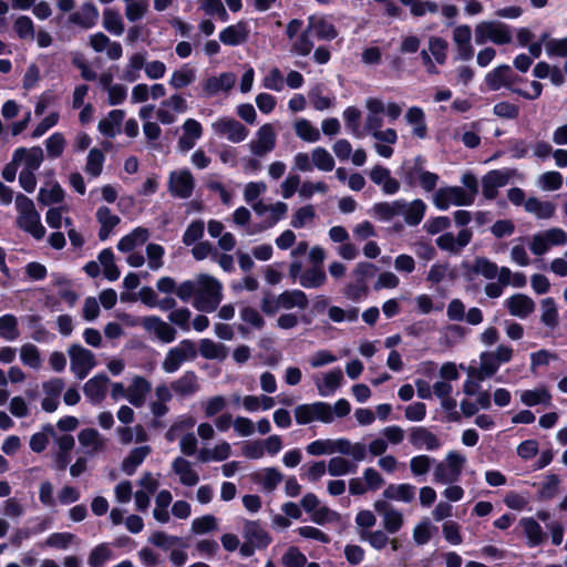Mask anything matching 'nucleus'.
Instances as JSON below:
<instances>
[{"label": "nucleus", "instance_id": "1", "mask_svg": "<svg viewBox=\"0 0 567 567\" xmlns=\"http://www.w3.org/2000/svg\"><path fill=\"white\" fill-rule=\"evenodd\" d=\"M365 109L367 116L364 121V131L369 133L374 140V152L383 158L392 157L394 153L393 145L398 142L399 136L394 128H382V100L377 97H369L365 101Z\"/></svg>", "mask_w": 567, "mask_h": 567}, {"label": "nucleus", "instance_id": "2", "mask_svg": "<svg viewBox=\"0 0 567 567\" xmlns=\"http://www.w3.org/2000/svg\"><path fill=\"white\" fill-rule=\"evenodd\" d=\"M197 291L193 306L198 311H215L223 300V285L215 277L207 274L197 275Z\"/></svg>", "mask_w": 567, "mask_h": 567}, {"label": "nucleus", "instance_id": "3", "mask_svg": "<svg viewBox=\"0 0 567 567\" xmlns=\"http://www.w3.org/2000/svg\"><path fill=\"white\" fill-rule=\"evenodd\" d=\"M14 204L18 212V227L30 234L34 239H42L45 235V228L41 224L40 214L37 212L33 202L25 195L19 194L16 196Z\"/></svg>", "mask_w": 567, "mask_h": 567}, {"label": "nucleus", "instance_id": "4", "mask_svg": "<svg viewBox=\"0 0 567 567\" xmlns=\"http://www.w3.org/2000/svg\"><path fill=\"white\" fill-rule=\"evenodd\" d=\"M514 349L507 344H499L492 351H484L480 354V367H470V373L478 380H486L493 377L502 364L513 359Z\"/></svg>", "mask_w": 567, "mask_h": 567}, {"label": "nucleus", "instance_id": "5", "mask_svg": "<svg viewBox=\"0 0 567 567\" xmlns=\"http://www.w3.org/2000/svg\"><path fill=\"white\" fill-rule=\"evenodd\" d=\"M474 37L480 45L487 41L503 45L513 41V31L509 25L499 21H481L475 25Z\"/></svg>", "mask_w": 567, "mask_h": 567}, {"label": "nucleus", "instance_id": "6", "mask_svg": "<svg viewBox=\"0 0 567 567\" xmlns=\"http://www.w3.org/2000/svg\"><path fill=\"white\" fill-rule=\"evenodd\" d=\"M465 463V455L457 451H450L443 461L435 465L433 472V481L441 484L454 483L458 481Z\"/></svg>", "mask_w": 567, "mask_h": 567}, {"label": "nucleus", "instance_id": "7", "mask_svg": "<svg viewBox=\"0 0 567 567\" xmlns=\"http://www.w3.org/2000/svg\"><path fill=\"white\" fill-rule=\"evenodd\" d=\"M121 319L131 326L141 324L143 329L154 336L163 343H171L176 339V330L168 322L157 316H146L140 319L131 320L130 316L124 313Z\"/></svg>", "mask_w": 567, "mask_h": 567}, {"label": "nucleus", "instance_id": "8", "mask_svg": "<svg viewBox=\"0 0 567 567\" xmlns=\"http://www.w3.org/2000/svg\"><path fill=\"white\" fill-rule=\"evenodd\" d=\"M197 357L195 343L189 339L179 341L171 348L162 362V369L166 373H174L186 362Z\"/></svg>", "mask_w": 567, "mask_h": 567}, {"label": "nucleus", "instance_id": "9", "mask_svg": "<svg viewBox=\"0 0 567 567\" xmlns=\"http://www.w3.org/2000/svg\"><path fill=\"white\" fill-rule=\"evenodd\" d=\"M295 419L298 424H309L315 421L331 423L333 421L332 406L326 402L300 404L295 409Z\"/></svg>", "mask_w": 567, "mask_h": 567}, {"label": "nucleus", "instance_id": "10", "mask_svg": "<svg viewBox=\"0 0 567 567\" xmlns=\"http://www.w3.org/2000/svg\"><path fill=\"white\" fill-rule=\"evenodd\" d=\"M213 132L221 138L231 143H241L248 135L249 130L239 121L230 116H220L212 123Z\"/></svg>", "mask_w": 567, "mask_h": 567}, {"label": "nucleus", "instance_id": "11", "mask_svg": "<svg viewBox=\"0 0 567 567\" xmlns=\"http://www.w3.org/2000/svg\"><path fill=\"white\" fill-rule=\"evenodd\" d=\"M566 244L567 233L561 228L553 227L533 235L529 249L534 255L542 256L553 246H564Z\"/></svg>", "mask_w": 567, "mask_h": 567}, {"label": "nucleus", "instance_id": "12", "mask_svg": "<svg viewBox=\"0 0 567 567\" xmlns=\"http://www.w3.org/2000/svg\"><path fill=\"white\" fill-rule=\"evenodd\" d=\"M434 205L446 210L450 206H468L473 204V194H467L465 189L458 186L440 188L433 196Z\"/></svg>", "mask_w": 567, "mask_h": 567}, {"label": "nucleus", "instance_id": "13", "mask_svg": "<svg viewBox=\"0 0 567 567\" xmlns=\"http://www.w3.org/2000/svg\"><path fill=\"white\" fill-rule=\"evenodd\" d=\"M68 354L70 357V369L80 380L84 379L95 367L94 354L80 344H72Z\"/></svg>", "mask_w": 567, "mask_h": 567}, {"label": "nucleus", "instance_id": "14", "mask_svg": "<svg viewBox=\"0 0 567 567\" xmlns=\"http://www.w3.org/2000/svg\"><path fill=\"white\" fill-rule=\"evenodd\" d=\"M276 138L277 134L274 126L270 123H266L257 130L248 147L254 155L261 157L275 148Z\"/></svg>", "mask_w": 567, "mask_h": 567}, {"label": "nucleus", "instance_id": "15", "mask_svg": "<svg viewBox=\"0 0 567 567\" xmlns=\"http://www.w3.org/2000/svg\"><path fill=\"white\" fill-rule=\"evenodd\" d=\"M194 187V177L186 168L173 171L168 176V190L174 197L182 199L189 198Z\"/></svg>", "mask_w": 567, "mask_h": 567}, {"label": "nucleus", "instance_id": "16", "mask_svg": "<svg viewBox=\"0 0 567 567\" xmlns=\"http://www.w3.org/2000/svg\"><path fill=\"white\" fill-rule=\"evenodd\" d=\"M312 381L320 396L327 398L334 394L341 388L344 381L343 372L340 368H334L320 374L312 375Z\"/></svg>", "mask_w": 567, "mask_h": 567}, {"label": "nucleus", "instance_id": "17", "mask_svg": "<svg viewBox=\"0 0 567 567\" xmlns=\"http://www.w3.org/2000/svg\"><path fill=\"white\" fill-rule=\"evenodd\" d=\"M452 40L456 50L457 60L470 61L474 56L472 30L467 24L455 27L453 29Z\"/></svg>", "mask_w": 567, "mask_h": 567}, {"label": "nucleus", "instance_id": "18", "mask_svg": "<svg viewBox=\"0 0 567 567\" xmlns=\"http://www.w3.org/2000/svg\"><path fill=\"white\" fill-rule=\"evenodd\" d=\"M237 81V76L233 72H224L219 75H213L204 80L203 92L206 96L212 97L219 93H228L233 90Z\"/></svg>", "mask_w": 567, "mask_h": 567}, {"label": "nucleus", "instance_id": "19", "mask_svg": "<svg viewBox=\"0 0 567 567\" xmlns=\"http://www.w3.org/2000/svg\"><path fill=\"white\" fill-rule=\"evenodd\" d=\"M473 233L470 229H462L455 237L452 233H444L435 240L437 247L450 254L458 255L472 239Z\"/></svg>", "mask_w": 567, "mask_h": 567}, {"label": "nucleus", "instance_id": "20", "mask_svg": "<svg viewBox=\"0 0 567 567\" xmlns=\"http://www.w3.org/2000/svg\"><path fill=\"white\" fill-rule=\"evenodd\" d=\"M64 389V381L60 378H52L42 383L44 398L41 408L48 413L54 412L60 403V395Z\"/></svg>", "mask_w": 567, "mask_h": 567}, {"label": "nucleus", "instance_id": "21", "mask_svg": "<svg viewBox=\"0 0 567 567\" xmlns=\"http://www.w3.org/2000/svg\"><path fill=\"white\" fill-rule=\"evenodd\" d=\"M171 468L182 485L193 487L198 484L199 474L188 460L177 456L172 461Z\"/></svg>", "mask_w": 567, "mask_h": 567}, {"label": "nucleus", "instance_id": "22", "mask_svg": "<svg viewBox=\"0 0 567 567\" xmlns=\"http://www.w3.org/2000/svg\"><path fill=\"white\" fill-rule=\"evenodd\" d=\"M182 130L183 134L178 138L177 148L181 152L186 153L190 151L202 137L203 126L197 120L187 118L184 121Z\"/></svg>", "mask_w": 567, "mask_h": 567}, {"label": "nucleus", "instance_id": "23", "mask_svg": "<svg viewBox=\"0 0 567 567\" xmlns=\"http://www.w3.org/2000/svg\"><path fill=\"white\" fill-rule=\"evenodd\" d=\"M99 10L92 2H84L81 4L78 11L72 12L68 22L73 25H78L82 29H92L95 27L99 20Z\"/></svg>", "mask_w": 567, "mask_h": 567}, {"label": "nucleus", "instance_id": "24", "mask_svg": "<svg viewBox=\"0 0 567 567\" xmlns=\"http://www.w3.org/2000/svg\"><path fill=\"white\" fill-rule=\"evenodd\" d=\"M517 78L507 64H501L485 75L486 85L496 91L502 86L512 87Z\"/></svg>", "mask_w": 567, "mask_h": 567}, {"label": "nucleus", "instance_id": "25", "mask_svg": "<svg viewBox=\"0 0 567 567\" xmlns=\"http://www.w3.org/2000/svg\"><path fill=\"white\" fill-rule=\"evenodd\" d=\"M78 440L89 455L102 453L106 449V439H104L97 430L92 427L80 431Z\"/></svg>", "mask_w": 567, "mask_h": 567}, {"label": "nucleus", "instance_id": "26", "mask_svg": "<svg viewBox=\"0 0 567 567\" xmlns=\"http://www.w3.org/2000/svg\"><path fill=\"white\" fill-rule=\"evenodd\" d=\"M13 163H22L24 171H37L44 158L43 151L39 146L30 148L19 147L13 152Z\"/></svg>", "mask_w": 567, "mask_h": 567}, {"label": "nucleus", "instance_id": "27", "mask_svg": "<svg viewBox=\"0 0 567 567\" xmlns=\"http://www.w3.org/2000/svg\"><path fill=\"white\" fill-rule=\"evenodd\" d=\"M508 312L519 319L527 318L535 310L534 300L523 293H515L505 300Z\"/></svg>", "mask_w": 567, "mask_h": 567}, {"label": "nucleus", "instance_id": "28", "mask_svg": "<svg viewBox=\"0 0 567 567\" xmlns=\"http://www.w3.org/2000/svg\"><path fill=\"white\" fill-rule=\"evenodd\" d=\"M410 443L416 449L434 451L441 446V441L430 430L423 426H414L410 430Z\"/></svg>", "mask_w": 567, "mask_h": 567}, {"label": "nucleus", "instance_id": "29", "mask_svg": "<svg viewBox=\"0 0 567 567\" xmlns=\"http://www.w3.org/2000/svg\"><path fill=\"white\" fill-rule=\"evenodd\" d=\"M173 392L181 398H188L199 391V380L195 372L186 371L171 383Z\"/></svg>", "mask_w": 567, "mask_h": 567}, {"label": "nucleus", "instance_id": "30", "mask_svg": "<svg viewBox=\"0 0 567 567\" xmlns=\"http://www.w3.org/2000/svg\"><path fill=\"white\" fill-rule=\"evenodd\" d=\"M370 179L381 187L382 192L386 195H393L399 192L400 183L391 176L388 168L377 165L371 168L369 173Z\"/></svg>", "mask_w": 567, "mask_h": 567}, {"label": "nucleus", "instance_id": "31", "mask_svg": "<svg viewBox=\"0 0 567 567\" xmlns=\"http://www.w3.org/2000/svg\"><path fill=\"white\" fill-rule=\"evenodd\" d=\"M511 173L508 171H491L488 172L482 181V192L483 195L493 199L498 188L505 186L509 179Z\"/></svg>", "mask_w": 567, "mask_h": 567}, {"label": "nucleus", "instance_id": "32", "mask_svg": "<svg viewBox=\"0 0 567 567\" xmlns=\"http://www.w3.org/2000/svg\"><path fill=\"white\" fill-rule=\"evenodd\" d=\"M125 117L123 110H112L97 124L99 132L106 137H114L120 133Z\"/></svg>", "mask_w": 567, "mask_h": 567}, {"label": "nucleus", "instance_id": "33", "mask_svg": "<svg viewBox=\"0 0 567 567\" xmlns=\"http://www.w3.org/2000/svg\"><path fill=\"white\" fill-rule=\"evenodd\" d=\"M109 381L105 374H97L91 378L83 388L85 396L92 403H100L105 398Z\"/></svg>", "mask_w": 567, "mask_h": 567}, {"label": "nucleus", "instance_id": "34", "mask_svg": "<svg viewBox=\"0 0 567 567\" xmlns=\"http://www.w3.org/2000/svg\"><path fill=\"white\" fill-rule=\"evenodd\" d=\"M249 34L246 22L239 21L236 24L228 25L219 33V40L226 45H239L244 43Z\"/></svg>", "mask_w": 567, "mask_h": 567}, {"label": "nucleus", "instance_id": "35", "mask_svg": "<svg viewBox=\"0 0 567 567\" xmlns=\"http://www.w3.org/2000/svg\"><path fill=\"white\" fill-rule=\"evenodd\" d=\"M278 302L281 309L291 310L299 309L305 310L309 306V299L307 295L299 289L285 290L278 295Z\"/></svg>", "mask_w": 567, "mask_h": 567}, {"label": "nucleus", "instance_id": "36", "mask_svg": "<svg viewBox=\"0 0 567 567\" xmlns=\"http://www.w3.org/2000/svg\"><path fill=\"white\" fill-rule=\"evenodd\" d=\"M243 532L247 542L257 548L268 546L271 540L268 533L257 522H246Z\"/></svg>", "mask_w": 567, "mask_h": 567}, {"label": "nucleus", "instance_id": "37", "mask_svg": "<svg viewBox=\"0 0 567 567\" xmlns=\"http://www.w3.org/2000/svg\"><path fill=\"white\" fill-rule=\"evenodd\" d=\"M415 486L409 483L390 484L383 491V497L389 501L410 503L415 497Z\"/></svg>", "mask_w": 567, "mask_h": 567}, {"label": "nucleus", "instance_id": "38", "mask_svg": "<svg viewBox=\"0 0 567 567\" xmlns=\"http://www.w3.org/2000/svg\"><path fill=\"white\" fill-rule=\"evenodd\" d=\"M147 61V52L146 51H138L133 53L128 60L127 63L124 66L123 75L122 78L127 82H134L140 79L141 70L145 69V64Z\"/></svg>", "mask_w": 567, "mask_h": 567}, {"label": "nucleus", "instance_id": "39", "mask_svg": "<svg viewBox=\"0 0 567 567\" xmlns=\"http://www.w3.org/2000/svg\"><path fill=\"white\" fill-rule=\"evenodd\" d=\"M198 351L204 359L218 361L225 360L229 352L225 344L208 338H204L199 341Z\"/></svg>", "mask_w": 567, "mask_h": 567}, {"label": "nucleus", "instance_id": "40", "mask_svg": "<svg viewBox=\"0 0 567 567\" xmlns=\"http://www.w3.org/2000/svg\"><path fill=\"white\" fill-rule=\"evenodd\" d=\"M151 391V383L143 377L136 375L128 385V401L140 408L144 404L147 393Z\"/></svg>", "mask_w": 567, "mask_h": 567}, {"label": "nucleus", "instance_id": "41", "mask_svg": "<svg viewBox=\"0 0 567 567\" xmlns=\"http://www.w3.org/2000/svg\"><path fill=\"white\" fill-rule=\"evenodd\" d=\"M307 29L311 34H315L323 40H332L338 34L333 24L322 17H309Z\"/></svg>", "mask_w": 567, "mask_h": 567}, {"label": "nucleus", "instance_id": "42", "mask_svg": "<svg viewBox=\"0 0 567 567\" xmlns=\"http://www.w3.org/2000/svg\"><path fill=\"white\" fill-rule=\"evenodd\" d=\"M404 118L412 126V134L419 138H425L427 127L425 123V114L421 107L412 106L405 112Z\"/></svg>", "mask_w": 567, "mask_h": 567}, {"label": "nucleus", "instance_id": "43", "mask_svg": "<svg viewBox=\"0 0 567 567\" xmlns=\"http://www.w3.org/2000/svg\"><path fill=\"white\" fill-rule=\"evenodd\" d=\"M525 210L540 219H549L555 215L556 206L548 200L529 197L525 202Z\"/></svg>", "mask_w": 567, "mask_h": 567}, {"label": "nucleus", "instance_id": "44", "mask_svg": "<svg viewBox=\"0 0 567 567\" xmlns=\"http://www.w3.org/2000/svg\"><path fill=\"white\" fill-rule=\"evenodd\" d=\"M96 219L101 225L99 237L101 240H105L111 235L112 230L120 223V217L111 212L106 206H102L96 212Z\"/></svg>", "mask_w": 567, "mask_h": 567}, {"label": "nucleus", "instance_id": "45", "mask_svg": "<svg viewBox=\"0 0 567 567\" xmlns=\"http://www.w3.org/2000/svg\"><path fill=\"white\" fill-rule=\"evenodd\" d=\"M118 441L123 445H128L132 442L143 443L148 440V434L141 424L135 426H118L116 429Z\"/></svg>", "mask_w": 567, "mask_h": 567}, {"label": "nucleus", "instance_id": "46", "mask_svg": "<svg viewBox=\"0 0 567 567\" xmlns=\"http://www.w3.org/2000/svg\"><path fill=\"white\" fill-rule=\"evenodd\" d=\"M150 237L146 228L136 227L132 233L122 237L117 243V249L123 252L133 250L135 247L142 246Z\"/></svg>", "mask_w": 567, "mask_h": 567}, {"label": "nucleus", "instance_id": "47", "mask_svg": "<svg viewBox=\"0 0 567 567\" xmlns=\"http://www.w3.org/2000/svg\"><path fill=\"white\" fill-rule=\"evenodd\" d=\"M195 80L196 70L188 64H184L172 72L168 83L173 89L179 90L190 85Z\"/></svg>", "mask_w": 567, "mask_h": 567}, {"label": "nucleus", "instance_id": "48", "mask_svg": "<svg viewBox=\"0 0 567 567\" xmlns=\"http://www.w3.org/2000/svg\"><path fill=\"white\" fill-rule=\"evenodd\" d=\"M102 27L113 35H122L125 27L124 21L120 12L113 8H106L103 10Z\"/></svg>", "mask_w": 567, "mask_h": 567}, {"label": "nucleus", "instance_id": "49", "mask_svg": "<svg viewBox=\"0 0 567 567\" xmlns=\"http://www.w3.org/2000/svg\"><path fill=\"white\" fill-rule=\"evenodd\" d=\"M195 423V419L190 415L177 417L165 433L166 441L172 443L177 439L181 440L182 435L188 433L194 427Z\"/></svg>", "mask_w": 567, "mask_h": 567}, {"label": "nucleus", "instance_id": "50", "mask_svg": "<svg viewBox=\"0 0 567 567\" xmlns=\"http://www.w3.org/2000/svg\"><path fill=\"white\" fill-rule=\"evenodd\" d=\"M344 445L341 439L317 440L307 445V453L313 456L339 453L340 446Z\"/></svg>", "mask_w": 567, "mask_h": 567}, {"label": "nucleus", "instance_id": "51", "mask_svg": "<svg viewBox=\"0 0 567 567\" xmlns=\"http://www.w3.org/2000/svg\"><path fill=\"white\" fill-rule=\"evenodd\" d=\"M150 453L151 447L148 445L133 449L122 463L123 472L127 475H132Z\"/></svg>", "mask_w": 567, "mask_h": 567}, {"label": "nucleus", "instance_id": "52", "mask_svg": "<svg viewBox=\"0 0 567 567\" xmlns=\"http://www.w3.org/2000/svg\"><path fill=\"white\" fill-rule=\"evenodd\" d=\"M519 399L523 404L534 406L537 404H550L551 395L545 386H538L532 390L519 392Z\"/></svg>", "mask_w": 567, "mask_h": 567}, {"label": "nucleus", "instance_id": "53", "mask_svg": "<svg viewBox=\"0 0 567 567\" xmlns=\"http://www.w3.org/2000/svg\"><path fill=\"white\" fill-rule=\"evenodd\" d=\"M519 524L527 537V543L530 547H535L544 542L545 534L540 525L534 518H522Z\"/></svg>", "mask_w": 567, "mask_h": 567}, {"label": "nucleus", "instance_id": "54", "mask_svg": "<svg viewBox=\"0 0 567 567\" xmlns=\"http://www.w3.org/2000/svg\"><path fill=\"white\" fill-rule=\"evenodd\" d=\"M326 281V272L319 266H313L305 270L299 278V284L307 289L319 288L323 286Z\"/></svg>", "mask_w": 567, "mask_h": 567}, {"label": "nucleus", "instance_id": "55", "mask_svg": "<svg viewBox=\"0 0 567 567\" xmlns=\"http://www.w3.org/2000/svg\"><path fill=\"white\" fill-rule=\"evenodd\" d=\"M255 480L265 491L272 492L284 481V475L275 467H267L256 473Z\"/></svg>", "mask_w": 567, "mask_h": 567}, {"label": "nucleus", "instance_id": "56", "mask_svg": "<svg viewBox=\"0 0 567 567\" xmlns=\"http://www.w3.org/2000/svg\"><path fill=\"white\" fill-rule=\"evenodd\" d=\"M373 209L382 220H391L395 216L403 214L405 202L399 199L391 203H379L374 205Z\"/></svg>", "mask_w": 567, "mask_h": 567}, {"label": "nucleus", "instance_id": "57", "mask_svg": "<svg viewBox=\"0 0 567 567\" xmlns=\"http://www.w3.org/2000/svg\"><path fill=\"white\" fill-rule=\"evenodd\" d=\"M296 135L305 142L316 143L320 140L319 130L306 118H298L293 123Z\"/></svg>", "mask_w": 567, "mask_h": 567}, {"label": "nucleus", "instance_id": "58", "mask_svg": "<svg viewBox=\"0 0 567 567\" xmlns=\"http://www.w3.org/2000/svg\"><path fill=\"white\" fill-rule=\"evenodd\" d=\"M13 31L23 41H33L35 38V25L28 16H19L13 21Z\"/></svg>", "mask_w": 567, "mask_h": 567}, {"label": "nucleus", "instance_id": "59", "mask_svg": "<svg viewBox=\"0 0 567 567\" xmlns=\"http://www.w3.org/2000/svg\"><path fill=\"white\" fill-rule=\"evenodd\" d=\"M545 51L550 58H567V37L561 39L549 38L547 33L542 35Z\"/></svg>", "mask_w": 567, "mask_h": 567}, {"label": "nucleus", "instance_id": "60", "mask_svg": "<svg viewBox=\"0 0 567 567\" xmlns=\"http://www.w3.org/2000/svg\"><path fill=\"white\" fill-rule=\"evenodd\" d=\"M317 216L313 205L308 204L299 207L291 216L290 225L296 229L310 225Z\"/></svg>", "mask_w": 567, "mask_h": 567}, {"label": "nucleus", "instance_id": "61", "mask_svg": "<svg viewBox=\"0 0 567 567\" xmlns=\"http://www.w3.org/2000/svg\"><path fill=\"white\" fill-rule=\"evenodd\" d=\"M97 260L100 265L103 267L104 276L110 281H115L120 278V270L114 262V254L111 249H103L99 256Z\"/></svg>", "mask_w": 567, "mask_h": 567}, {"label": "nucleus", "instance_id": "62", "mask_svg": "<svg viewBox=\"0 0 567 567\" xmlns=\"http://www.w3.org/2000/svg\"><path fill=\"white\" fill-rule=\"evenodd\" d=\"M21 362L34 370H39L42 365V359L39 349L32 343H24L19 350Z\"/></svg>", "mask_w": 567, "mask_h": 567}, {"label": "nucleus", "instance_id": "63", "mask_svg": "<svg viewBox=\"0 0 567 567\" xmlns=\"http://www.w3.org/2000/svg\"><path fill=\"white\" fill-rule=\"evenodd\" d=\"M426 205L421 199H414L410 204L405 203V210L403 212L404 220L410 226H415L421 223L424 217Z\"/></svg>", "mask_w": 567, "mask_h": 567}, {"label": "nucleus", "instance_id": "64", "mask_svg": "<svg viewBox=\"0 0 567 567\" xmlns=\"http://www.w3.org/2000/svg\"><path fill=\"white\" fill-rule=\"evenodd\" d=\"M424 159L421 156L415 157L412 161H405L402 164V176L409 185H415L419 176L425 169L423 168Z\"/></svg>", "mask_w": 567, "mask_h": 567}]
</instances>
